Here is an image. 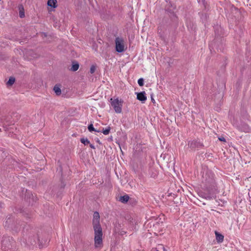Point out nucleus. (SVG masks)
Listing matches in <instances>:
<instances>
[{"label": "nucleus", "mask_w": 251, "mask_h": 251, "mask_svg": "<svg viewBox=\"0 0 251 251\" xmlns=\"http://www.w3.org/2000/svg\"><path fill=\"white\" fill-rule=\"evenodd\" d=\"M201 181L202 190L198 192V195L207 200L212 199L217 190L214 174L210 170L203 171Z\"/></svg>", "instance_id": "nucleus-1"}, {"label": "nucleus", "mask_w": 251, "mask_h": 251, "mask_svg": "<svg viewBox=\"0 0 251 251\" xmlns=\"http://www.w3.org/2000/svg\"><path fill=\"white\" fill-rule=\"evenodd\" d=\"M21 226V221L16 219L12 215L7 216L3 223V226L6 229L15 232L20 230Z\"/></svg>", "instance_id": "nucleus-2"}, {"label": "nucleus", "mask_w": 251, "mask_h": 251, "mask_svg": "<svg viewBox=\"0 0 251 251\" xmlns=\"http://www.w3.org/2000/svg\"><path fill=\"white\" fill-rule=\"evenodd\" d=\"M93 228L95 233V246L96 248L100 247L102 244V230L100 222L93 220Z\"/></svg>", "instance_id": "nucleus-3"}, {"label": "nucleus", "mask_w": 251, "mask_h": 251, "mask_svg": "<svg viewBox=\"0 0 251 251\" xmlns=\"http://www.w3.org/2000/svg\"><path fill=\"white\" fill-rule=\"evenodd\" d=\"M215 33L217 37L215 39L212 44H213L214 46L216 47L217 50L223 51L224 50L223 45L224 39L222 38L221 36L223 35V29L221 26H217L215 28Z\"/></svg>", "instance_id": "nucleus-4"}, {"label": "nucleus", "mask_w": 251, "mask_h": 251, "mask_svg": "<svg viewBox=\"0 0 251 251\" xmlns=\"http://www.w3.org/2000/svg\"><path fill=\"white\" fill-rule=\"evenodd\" d=\"M111 105L114 108L115 112L117 113H121L122 111L123 103L124 101L122 100H119L118 98L110 99Z\"/></svg>", "instance_id": "nucleus-5"}, {"label": "nucleus", "mask_w": 251, "mask_h": 251, "mask_svg": "<svg viewBox=\"0 0 251 251\" xmlns=\"http://www.w3.org/2000/svg\"><path fill=\"white\" fill-rule=\"evenodd\" d=\"M188 146L192 150L201 149L204 147L202 143L198 140H193L188 142Z\"/></svg>", "instance_id": "nucleus-6"}, {"label": "nucleus", "mask_w": 251, "mask_h": 251, "mask_svg": "<svg viewBox=\"0 0 251 251\" xmlns=\"http://www.w3.org/2000/svg\"><path fill=\"white\" fill-rule=\"evenodd\" d=\"M115 50L118 52H122L125 51L124 40L119 37L115 39Z\"/></svg>", "instance_id": "nucleus-7"}, {"label": "nucleus", "mask_w": 251, "mask_h": 251, "mask_svg": "<svg viewBox=\"0 0 251 251\" xmlns=\"http://www.w3.org/2000/svg\"><path fill=\"white\" fill-rule=\"evenodd\" d=\"M237 128L241 132L249 133L251 132V128L246 123L241 122L238 126Z\"/></svg>", "instance_id": "nucleus-8"}, {"label": "nucleus", "mask_w": 251, "mask_h": 251, "mask_svg": "<svg viewBox=\"0 0 251 251\" xmlns=\"http://www.w3.org/2000/svg\"><path fill=\"white\" fill-rule=\"evenodd\" d=\"M137 95V99L141 101L142 103H145L147 100V97L145 91L136 93Z\"/></svg>", "instance_id": "nucleus-9"}, {"label": "nucleus", "mask_w": 251, "mask_h": 251, "mask_svg": "<svg viewBox=\"0 0 251 251\" xmlns=\"http://www.w3.org/2000/svg\"><path fill=\"white\" fill-rule=\"evenodd\" d=\"M72 67L70 69V70L72 72L76 71L78 69L79 67L78 62L75 60H73L72 61Z\"/></svg>", "instance_id": "nucleus-10"}, {"label": "nucleus", "mask_w": 251, "mask_h": 251, "mask_svg": "<svg viewBox=\"0 0 251 251\" xmlns=\"http://www.w3.org/2000/svg\"><path fill=\"white\" fill-rule=\"evenodd\" d=\"M149 174L151 177L155 178L157 176L158 173L156 169L152 167L149 169Z\"/></svg>", "instance_id": "nucleus-11"}, {"label": "nucleus", "mask_w": 251, "mask_h": 251, "mask_svg": "<svg viewBox=\"0 0 251 251\" xmlns=\"http://www.w3.org/2000/svg\"><path fill=\"white\" fill-rule=\"evenodd\" d=\"M215 233L217 242L219 243L223 242L224 238V235L217 231H215Z\"/></svg>", "instance_id": "nucleus-12"}, {"label": "nucleus", "mask_w": 251, "mask_h": 251, "mask_svg": "<svg viewBox=\"0 0 251 251\" xmlns=\"http://www.w3.org/2000/svg\"><path fill=\"white\" fill-rule=\"evenodd\" d=\"M48 5L52 8H56L57 6L56 0H48Z\"/></svg>", "instance_id": "nucleus-13"}, {"label": "nucleus", "mask_w": 251, "mask_h": 251, "mask_svg": "<svg viewBox=\"0 0 251 251\" xmlns=\"http://www.w3.org/2000/svg\"><path fill=\"white\" fill-rule=\"evenodd\" d=\"M129 199V197L127 195H125L123 196H121L119 198V201H120L122 203H125L128 201Z\"/></svg>", "instance_id": "nucleus-14"}, {"label": "nucleus", "mask_w": 251, "mask_h": 251, "mask_svg": "<svg viewBox=\"0 0 251 251\" xmlns=\"http://www.w3.org/2000/svg\"><path fill=\"white\" fill-rule=\"evenodd\" d=\"M53 91L57 96H59L61 94V90L60 88L57 85H55L53 87Z\"/></svg>", "instance_id": "nucleus-15"}, {"label": "nucleus", "mask_w": 251, "mask_h": 251, "mask_svg": "<svg viewBox=\"0 0 251 251\" xmlns=\"http://www.w3.org/2000/svg\"><path fill=\"white\" fill-rule=\"evenodd\" d=\"M88 129L90 132H92V131H96V132H101V130H97L96 129H95L94 127L93 124H92V123L88 126Z\"/></svg>", "instance_id": "nucleus-16"}, {"label": "nucleus", "mask_w": 251, "mask_h": 251, "mask_svg": "<svg viewBox=\"0 0 251 251\" xmlns=\"http://www.w3.org/2000/svg\"><path fill=\"white\" fill-rule=\"evenodd\" d=\"M7 152L3 149H0V160H2L7 156Z\"/></svg>", "instance_id": "nucleus-17"}, {"label": "nucleus", "mask_w": 251, "mask_h": 251, "mask_svg": "<svg viewBox=\"0 0 251 251\" xmlns=\"http://www.w3.org/2000/svg\"><path fill=\"white\" fill-rule=\"evenodd\" d=\"M15 81V78L14 77L11 76L9 78V80L7 82L6 84L7 86H12L14 84Z\"/></svg>", "instance_id": "nucleus-18"}, {"label": "nucleus", "mask_w": 251, "mask_h": 251, "mask_svg": "<svg viewBox=\"0 0 251 251\" xmlns=\"http://www.w3.org/2000/svg\"><path fill=\"white\" fill-rule=\"evenodd\" d=\"M81 143L83 144L85 146L90 144V141L87 138H81L80 140Z\"/></svg>", "instance_id": "nucleus-19"}, {"label": "nucleus", "mask_w": 251, "mask_h": 251, "mask_svg": "<svg viewBox=\"0 0 251 251\" xmlns=\"http://www.w3.org/2000/svg\"><path fill=\"white\" fill-rule=\"evenodd\" d=\"M100 220V215L98 212L95 211L94 213V219L93 220H95V222L99 221Z\"/></svg>", "instance_id": "nucleus-20"}, {"label": "nucleus", "mask_w": 251, "mask_h": 251, "mask_svg": "<svg viewBox=\"0 0 251 251\" xmlns=\"http://www.w3.org/2000/svg\"><path fill=\"white\" fill-rule=\"evenodd\" d=\"M111 128L110 126H108L105 129H102L101 130V132H102L104 135H108L110 131Z\"/></svg>", "instance_id": "nucleus-21"}, {"label": "nucleus", "mask_w": 251, "mask_h": 251, "mask_svg": "<svg viewBox=\"0 0 251 251\" xmlns=\"http://www.w3.org/2000/svg\"><path fill=\"white\" fill-rule=\"evenodd\" d=\"M138 84L140 86H143L144 84V80L143 78H140L138 80Z\"/></svg>", "instance_id": "nucleus-22"}, {"label": "nucleus", "mask_w": 251, "mask_h": 251, "mask_svg": "<svg viewBox=\"0 0 251 251\" xmlns=\"http://www.w3.org/2000/svg\"><path fill=\"white\" fill-rule=\"evenodd\" d=\"M21 6L22 8V10L20 11V18H24L25 17V12H24V9L23 8V6L22 5H21Z\"/></svg>", "instance_id": "nucleus-23"}, {"label": "nucleus", "mask_w": 251, "mask_h": 251, "mask_svg": "<svg viewBox=\"0 0 251 251\" xmlns=\"http://www.w3.org/2000/svg\"><path fill=\"white\" fill-rule=\"evenodd\" d=\"M96 71V67L94 65H92L91 66V68H90V73L91 74H93L94 73V72H95Z\"/></svg>", "instance_id": "nucleus-24"}, {"label": "nucleus", "mask_w": 251, "mask_h": 251, "mask_svg": "<svg viewBox=\"0 0 251 251\" xmlns=\"http://www.w3.org/2000/svg\"><path fill=\"white\" fill-rule=\"evenodd\" d=\"M25 192L27 193V197H29V198H30V196H32V194L31 193V192L29 191H28L27 189L25 190Z\"/></svg>", "instance_id": "nucleus-25"}, {"label": "nucleus", "mask_w": 251, "mask_h": 251, "mask_svg": "<svg viewBox=\"0 0 251 251\" xmlns=\"http://www.w3.org/2000/svg\"><path fill=\"white\" fill-rule=\"evenodd\" d=\"M219 140L220 141L225 142H226V139L223 136L219 137Z\"/></svg>", "instance_id": "nucleus-26"}, {"label": "nucleus", "mask_w": 251, "mask_h": 251, "mask_svg": "<svg viewBox=\"0 0 251 251\" xmlns=\"http://www.w3.org/2000/svg\"><path fill=\"white\" fill-rule=\"evenodd\" d=\"M90 147L93 149H95V146L93 144H90Z\"/></svg>", "instance_id": "nucleus-27"}, {"label": "nucleus", "mask_w": 251, "mask_h": 251, "mask_svg": "<svg viewBox=\"0 0 251 251\" xmlns=\"http://www.w3.org/2000/svg\"><path fill=\"white\" fill-rule=\"evenodd\" d=\"M151 101L153 103H155V100L153 99V98H152V96H151Z\"/></svg>", "instance_id": "nucleus-28"}, {"label": "nucleus", "mask_w": 251, "mask_h": 251, "mask_svg": "<svg viewBox=\"0 0 251 251\" xmlns=\"http://www.w3.org/2000/svg\"><path fill=\"white\" fill-rule=\"evenodd\" d=\"M3 128L5 131L7 130V128L4 126H3Z\"/></svg>", "instance_id": "nucleus-29"}, {"label": "nucleus", "mask_w": 251, "mask_h": 251, "mask_svg": "<svg viewBox=\"0 0 251 251\" xmlns=\"http://www.w3.org/2000/svg\"><path fill=\"white\" fill-rule=\"evenodd\" d=\"M42 34L44 36H47V34L45 32H42Z\"/></svg>", "instance_id": "nucleus-30"}, {"label": "nucleus", "mask_w": 251, "mask_h": 251, "mask_svg": "<svg viewBox=\"0 0 251 251\" xmlns=\"http://www.w3.org/2000/svg\"><path fill=\"white\" fill-rule=\"evenodd\" d=\"M96 141H97V142H98V143L100 144V140H99V139H97V140H96Z\"/></svg>", "instance_id": "nucleus-31"}, {"label": "nucleus", "mask_w": 251, "mask_h": 251, "mask_svg": "<svg viewBox=\"0 0 251 251\" xmlns=\"http://www.w3.org/2000/svg\"><path fill=\"white\" fill-rule=\"evenodd\" d=\"M124 233H126V232H122V233H121V235H123Z\"/></svg>", "instance_id": "nucleus-32"}, {"label": "nucleus", "mask_w": 251, "mask_h": 251, "mask_svg": "<svg viewBox=\"0 0 251 251\" xmlns=\"http://www.w3.org/2000/svg\"><path fill=\"white\" fill-rule=\"evenodd\" d=\"M124 233H126V232H122V233H121V235H123Z\"/></svg>", "instance_id": "nucleus-33"}, {"label": "nucleus", "mask_w": 251, "mask_h": 251, "mask_svg": "<svg viewBox=\"0 0 251 251\" xmlns=\"http://www.w3.org/2000/svg\"><path fill=\"white\" fill-rule=\"evenodd\" d=\"M124 233H126V232H122V233H121V235H123Z\"/></svg>", "instance_id": "nucleus-34"}, {"label": "nucleus", "mask_w": 251, "mask_h": 251, "mask_svg": "<svg viewBox=\"0 0 251 251\" xmlns=\"http://www.w3.org/2000/svg\"><path fill=\"white\" fill-rule=\"evenodd\" d=\"M175 18H176V20L177 19V17H176V16H175Z\"/></svg>", "instance_id": "nucleus-35"}, {"label": "nucleus", "mask_w": 251, "mask_h": 251, "mask_svg": "<svg viewBox=\"0 0 251 251\" xmlns=\"http://www.w3.org/2000/svg\"><path fill=\"white\" fill-rule=\"evenodd\" d=\"M1 131V128H0V131Z\"/></svg>", "instance_id": "nucleus-36"}]
</instances>
